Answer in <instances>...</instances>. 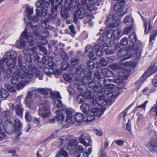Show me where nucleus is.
<instances>
[{"instance_id": "1", "label": "nucleus", "mask_w": 157, "mask_h": 157, "mask_svg": "<svg viewBox=\"0 0 157 157\" xmlns=\"http://www.w3.org/2000/svg\"><path fill=\"white\" fill-rule=\"evenodd\" d=\"M17 56V52L13 51L7 52L5 54L2 59L0 60V74L1 71L8 74L13 72L11 81L13 85L20 81L28 83L29 79L33 77V74H36L37 69L32 64L29 65L27 68L23 56L20 55L18 57V62L21 71H17V67L15 65Z\"/></svg>"}, {"instance_id": "2", "label": "nucleus", "mask_w": 157, "mask_h": 157, "mask_svg": "<svg viewBox=\"0 0 157 157\" xmlns=\"http://www.w3.org/2000/svg\"><path fill=\"white\" fill-rule=\"evenodd\" d=\"M19 40H17L16 46L19 49L24 48L26 46L28 48H36L35 46L38 44L35 42V38L33 36V33H29L27 29L21 33Z\"/></svg>"}, {"instance_id": "3", "label": "nucleus", "mask_w": 157, "mask_h": 157, "mask_svg": "<svg viewBox=\"0 0 157 157\" xmlns=\"http://www.w3.org/2000/svg\"><path fill=\"white\" fill-rule=\"evenodd\" d=\"M124 4V1L122 0L116 2L114 6V9L117 11L112 17L109 15L106 21L108 23L111 24L109 27L113 28L117 27L120 24V20L124 15L125 13L123 11V7Z\"/></svg>"}, {"instance_id": "4", "label": "nucleus", "mask_w": 157, "mask_h": 157, "mask_svg": "<svg viewBox=\"0 0 157 157\" xmlns=\"http://www.w3.org/2000/svg\"><path fill=\"white\" fill-rule=\"evenodd\" d=\"M36 5L37 8H40L41 13L39 9H36V15L38 20L41 21L43 17L46 15L50 4L48 0H39L36 2Z\"/></svg>"}, {"instance_id": "5", "label": "nucleus", "mask_w": 157, "mask_h": 157, "mask_svg": "<svg viewBox=\"0 0 157 157\" xmlns=\"http://www.w3.org/2000/svg\"><path fill=\"white\" fill-rule=\"evenodd\" d=\"M105 107H102L101 105L95 106L92 108L89 113L86 114L87 116L86 121L87 122H90L94 120L95 116L100 117L105 111Z\"/></svg>"}, {"instance_id": "6", "label": "nucleus", "mask_w": 157, "mask_h": 157, "mask_svg": "<svg viewBox=\"0 0 157 157\" xmlns=\"http://www.w3.org/2000/svg\"><path fill=\"white\" fill-rule=\"evenodd\" d=\"M36 48L29 49L25 48L23 50V52L24 54L25 61L27 62L33 63L35 61L34 55V51L37 48V46H35Z\"/></svg>"}, {"instance_id": "7", "label": "nucleus", "mask_w": 157, "mask_h": 157, "mask_svg": "<svg viewBox=\"0 0 157 157\" xmlns=\"http://www.w3.org/2000/svg\"><path fill=\"white\" fill-rule=\"evenodd\" d=\"M50 94L52 99H55V102L56 105V107L58 108L61 107L63 110H64L66 109L65 106L62 104L61 99L62 97H61L60 93L56 91H50Z\"/></svg>"}, {"instance_id": "8", "label": "nucleus", "mask_w": 157, "mask_h": 157, "mask_svg": "<svg viewBox=\"0 0 157 157\" xmlns=\"http://www.w3.org/2000/svg\"><path fill=\"white\" fill-rule=\"evenodd\" d=\"M38 113L43 118H48L49 117L50 112L48 103H45L43 105H40Z\"/></svg>"}, {"instance_id": "9", "label": "nucleus", "mask_w": 157, "mask_h": 157, "mask_svg": "<svg viewBox=\"0 0 157 157\" xmlns=\"http://www.w3.org/2000/svg\"><path fill=\"white\" fill-rule=\"evenodd\" d=\"M88 86L89 88H92L98 93L95 94L96 95V98L101 100H104L105 98L104 94L100 92L101 89L99 87V86L96 85L95 83L93 81L89 82L88 83Z\"/></svg>"}, {"instance_id": "10", "label": "nucleus", "mask_w": 157, "mask_h": 157, "mask_svg": "<svg viewBox=\"0 0 157 157\" xmlns=\"http://www.w3.org/2000/svg\"><path fill=\"white\" fill-rule=\"evenodd\" d=\"M121 30L117 29L114 31L110 30L107 33L108 38H111L114 40H118L121 37Z\"/></svg>"}, {"instance_id": "11", "label": "nucleus", "mask_w": 157, "mask_h": 157, "mask_svg": "<svg viewBox=\"0 0 157 157\" xmlns=\"http://www.w3.org/2000/svg\"><path fill=\"white\" fill-rule=\"evenodd\" d=\"M78 139L80 143L87 147L90 146L92 142L90 136L86 133L82 134L78 137Z\"/></svg>"}, {"instance_id": "12", "label": "nucleus", "mask_w": 157, "mask_h": 157, "mask_svg": "<svg viewBox=\"0 0 157 157\" xmlns=\"http://www.w3.org/2000/svg\"><path fill=\"white\" fill-rule=\"evenodd\" d=\"M3 128L6 132L9 133H12L15 131L14 124L10 120H7L5 121Z\"/></svg>"}, {"instance_id": "13", "label": "nucleus", "mask_w": 157, "mask_h": 157, "mask_svg": "<svg viewBox=\"0 0 157 157\" xmlns=\"http://www.w3.org/2000/svg\"><path fill=\"white\" fill-rule=\"evenodd\" d=\"M94 76H95V78H97L98 80L97 81L100 86L99 87L101 89L100 92L101 93L102 92H104L105 90H104V88L107 83V80L103 77L101 78L100 75L98 73H95Z\"/></svg>"}, {"instance_id": "14", "label": "nucleus", "mask_w": 157, "mask_h": 157, "mask_svg": "<svg viewBox=\"0 0 157 157\" xmlns=\"http://www.w3.org/2000/svg\"><path fill=\"white\" fill-rule=\"evenodd\" d=\"M85 11L83 8L77 7L76 11L74 15V21L75 23H76L78 18H82L85 16Z\"/></svg>"}, {"instance_id": "15", "label": "nucleus", "mask_w": 157, "mask_h": 157, "mask_svg": "<svg viewBox=\"0 0 157 157\" xmlns=\"http://www.w3.org/2000/svg\"><path fill=\"white\" fill-rule=\"evenodd\" d=\"M37 20L38 19L36 15V16H34L32 17L29 23L28 22V25L29 24L31 28L35 31L34 32H31V33H34L35 32H37V31L39 29L40 26Z\"/></svg>"}, {"instance_id": "16", "label": "nucleus", "mask_w": 157, "mask_h": 157, "mask_svg": "<svg viewBox=\"0 0 157 157\" xmlns=\"http://www.w3.org/2000/svg\"><path fill=\"white\" fill-rule=\"evenodd\" d=\"M65 112L67 115L65 122L67 123V125L74 124V122L72 120V115L74 113V110L71 108L68 109H66Z\"/></svg>"}, {"instance_id": "17", "label": "nucleus", "mask_w": 157, "mask_h": 157, "mask_svg": "<svg viewBox=\"0 0 157 157\" xmlns=\"http://www.w3.org/2000/svg\"><path fill=\"white\" fill-rule=\"evenodd\" d=\"M147 147L151 152H155L157 150V134L152 138L150 144L147 145Z\"/></svg>"}, {"instance_id": "18", "label": "nucleus", "mask_w": 157, "mask_h": 157, "mask_svg": "<svg viewBox=\"0 0 157 157\" xmlns=\"http://www.w3.org/2000/svg\"><path fill=\"white\" fill-rule=\"evenodd\" d=\"M95 72L89 71L87 75H86L82 78L81 83L86 84L89 82V80L93 81L95 79Z\"/></svg>"}, {"instance_id": "19", "label": "nucleus", "mask_w": 157, "mask_h": 157, "mask_svg": "<svg viewBox=\"0 0 157 157\" xmlns=\"http://www.w3.org/2000/svg\"><path fill=\"white\" fill-rule=\"evenodd\" d=\"M117 56L122 58L123 60L128 59L130 58L131 55L128 54V51L124 48H121L117 52Z\"/></svg>"}, {"instance_id": "20", "label": "nucleus", "mask_w": 157, "mask_h": 157, "mask_svg": "<svg viewBox=\"0 0 157 157\" xmlns=\"http://www.w3.org/2000/svg\"><path fill=\"white\" fill-rule=\"evenodd\" d=\"M85 95L86 96L87 98L90 99V101L93 106H98L100 105L99 103L98 102V100L99 101L103 100L98 99L96 96L95 97V98H92L91 97V93L89 90H87L85 92Z\"/></svg>"}, {"instance_id": "21", "label": "nucleus", "mask_w": 157, "mask_h": 157, "mask_svg": "<svg viewBox=\"0 0 157 157\" xmlns=\"http://www.w3.org/2000/svg\"><path fill=\"white\" fill-rule=\"evenodd\" d=\"M33 33V36L35 38V42L38 45L36 42L43 45L46 44L48 42L47 40L44 37L40 36V34H38V32H35ZM38 45H37V46Z\"/></svg>"}, {"instance_id": "22", "label": "nucleus", "mask_w": 157, "mask_h": 157, "mask_svg": "<svg viewBox=\"0 0 157 157\" xmlns=\"http://www.w3.org/2000/svg\"><path fill=\"white\" fill-rule=\"evenodd\" d=\"M18 104H17L15 107V109L16 115L20 117H22L23 112L24 109L22 108V105L21 103L20 98H18Z\"/></svg>"}, {"instance_id": "23", "label": "nucleus", "mask_w": 157, "mask_h": 157, "mask_svg": "<svg viewBox=\"0 0 157 157\" xmlns=\"http://www.w3.org/2000/svg\"><path fill=\"white\" fill-rule=\"evenodd\" d=\"M34 55L35 60H36L39 62H41L42 63H46L48 62V57L47 56H44L43 55L41 54L37 55L34 51Z\"/></svg>"}, {"instance_id": "24", "label": "nucleus", "mask_w": 157, "mask_h": 157, "mask_svg": "<svg viewBox=\"0 0 157 157\" xmlns=\"http://www.w3.org/2000/svg\"><path fill=\"white\" fill-rule=\"evenodd\" d=\"M110 67L111 68L114 70L118 69L120 71L121 70L122 74H120V75L123 77L125 76H127V74H128L129 73V71L125 69L121 70V67H119L118 65L116 63H113L110 65Z\"/></svg>"}, {"instance_id": "25", "label": "nucleus", "mask_w": 157, "mask_h": 157, "mask_svg": "<svg viewBox=\"0 0 157 157\" xmlns=\"http://www.w3.org/2000/svg\"><path fill=\"white\" fill-rule=\"evenodd\" d=\"M155 65V64L154 63L151 64L147 70L144 74L142 77L144 78L145 79H146L155 73V72L154 69Z\"/></svg>"}, {"instance_id": "26", "label": "nucleus", "mask_w": 157, "mask_h": 157, "mask_svg": "<svg viewBox=\"0 0 157 157\" xmlns=\"http://www.w3.org/2000/svg\"><path fill=\"white\" fill-rule=\"evenodd\" d=\"M15 123V131L18 132L19 134H21L20 131L22 127V124L21 121L18 119H16L14 120Z\"/></svg>"}, {"instance_id": "27", "label": "nucleus", "mask_w": 157, "mask_h": 157, "mask_svg": "<svg viewBox=\"0 0 157 157\" xmlns=\"http://www.w3.org/2000/svg\"><path fill=\"white\" fill-rule=\"evenodd\" d=\"M67 3H66V4H64L63 5L64 6L63 7V6H62L61 9V14L62 17L63 18H66L68 17V10H71V6L69 5V7H66V6Z\"/></svg>"}, {"instance_id": "28", "label": "nucleus", "mask_w": 157, "mask_h": 157, "mask_svg": "<svg viewBox=\"0 0 157 157\" xmlns=\"http://www.w3.org/2000/svg\"><path fill=\"white\" fill-rule=\"evenodd\" d=\"M88 1L90 6L93 8L91 10H90V11L97 10L98 7H95V6H98L100 4V2L98 0H88Z\"/></svg>"}, {"instance_id": "29", "label": "nucleus", "mask_w": 157, "mask_h": 157, "mask_svg": "<svg viewBox=\"0 0 157 157\" xmlns=\"http://www.w3.org/2000/svg\"><path fill=\"white\" fill-rule=\"evenodd\" d=\"M120 94V92L119 91L114 93L112 94L111 95L110 98L109 100H105L104 101L105 102L106 104H104V105L106 104L108 105H110L114 101L113 100L117 96Z\"/></svg>"}, {"instance_id": "30", "label": "nucleus", "mask_w": 157, "mask_h": 157, "mask_svg": "<svg viewBox=\"0 0 157 157\" xmlns=\"http://www.w3.org/2000/svg\"><path fill=\"white\" fill-rule=\"evenodd\" d=\"M102 47L98 44L94 46L93 50L96 53L97 56L100 57L103 55V52Z\"/></svg>"}, {"instance_id": "31", "label": "nucleus", "mask_w": 157, "mask_h": 157, "mask_svg": "<svg viewBox=\"0 0 157 157\" xmlns=\"http://www.w3.org/2000/svg\"><path fill=\"white\" fill-rule=\"evenodd\" d=\"M100 32L98 33L97 35L99 34H101L102 36H100V37L98 40L99 43L100 45L101 44V43L100 42V41L101 42H104L108 38L107 37V33L105 32V31L102 29H101L100 30Z\"/></svg>"}, {"instance_id": "32", "label": "nucleus", "mask_w": 157, "mask_h": 157, "mask_svg": "<svg viewBox=\"0 0 157 157\" xmlns=\"http://www.w3.org/2000/svg\"><path fill=\"white\" fill-rule=\"evenodd\" d=\"M56 118L58 120V123H63V121L64 118V116L61 110H59L56 111Z\"/></svg>"}, {"instance_id": "33", "label": "nucleus", "mask_w": 157, "mask_h": 157, "mask_svg": "<svg viewBox=\"0 0 157 157\" xmlns=\"http://www.w3.org/2000/svg\"><path fill=\"white\" fill-rule=\"evenodd\" d=\"M78 144V141L76 139L73 140L68 143L67 146V148L69 150L71 151L73 149L75 148V145Z\"/></svg>"}, {"instance_id": "34", "label": "nucleus", "mask_w": 157, "mask_h": 157, "mask_svg": "<svg viewBox=\"0 0 157 157\" xmlns=\"http://www.w3.org/2000/svg\"><path fill=\"white\" fill-rule=\"evenodd\" d=\"M114 82L118 84L117 87L118 89H120L123 88L125 85V83L124 82L122 79L119 78L114 80Z\"/></svg>"}, {"instance_id": "35", "label": "nucleus", "mask_w": 157, "mask_h": 157, "mask_svg": "<svg viewBox=\"0 0 157 157\" xmlns=\"http://www.w3.org/2000/svg\"><path fill=\"white\" fill-rule=\"evenodd\" d=\"M74 118L76 121L78 123H81L83 121L84 117L82 113H77L74 116Z\"/></svg>"}, {"instance_id": "36", "label": "nucleus", "mask_w": 157, "mask_h": 157, "mask_svg": "<svg viewBox=\"0 0 157 157\" xmlns=\"http://www.w3.org/2000/svg\"><path fill=\"white\" fill-rule=\"evenodd\" d=\"M25 104L26 106L30 109L34 110L36 108V103L34 100L26 101Z\"/></svg>"}, {"instance_id": "37", "label": "nucleus", "mask_w": 157, "mask_h": 157, "mask_svg": "<svg viewBox=\"0 0 157 157\" xmlns=\"http://www.w3.org/2000/svg\"><path fill=\"white\" fill-rule=\"evenodd\" d=\"M124 22L127 25L132 26L133 23V20L131 16H128L124 17Z\"/></svg>"}, {"instance_id": "38", "label": "nucleus", "mask_w": 157, "mask_h": 157, "mask_svg": "<svg viewBox=\"0 0 157 157\" xmlns=\"http://www.w3.org/2000/svg\"><path fill=\"white\" fill-rule=\"evenodd\" d=\"M75 149L74 151L75 154H81L84 151V148L83 146L78 144L75 145Z\"/></svg>"}, {"instance_id": "39", "label": "nucleus", "mask_w": 157, "mask_h": 157, "mask_svg": "<svg viewBox=\"0 0 157 157\" xmlns=\"http://www.w3.org/2000/svg\"><path fill=\"white\" fill-rule=\"evenodd\" d=\"M58 3L56 5L53 6L51 9V13L52 14H54L55 15L57 16V8L58 6H59L60 7H62V6H63V2L62 3H61L60 4H59V1L57 2ZM56 3H57L56 2Z\"/></svg>"}, {"instance_id": "40", "label": "nucleus", "mask_w": 157, "mask_h": 157, "mask_svg": "<svg viewBox=\"0 0 157 157\" xmlns=\"http://www.w3.org/2000/svg\"><path fill=\"white\" fill-rule=\"evenodd\" d=\"M102 73L104 76L112 77L113 75V72L107 68L103 69L102 70Z\"/></svg>"}, {"instance_id": "41", "label": "nucleus", "mask_w": 157, "mask_h": 157, "mask_svg": "<svg viewBox=\"0 0 157 157\" xmlns=\"http://www.w3.org/2000/svg\"><path fill=\"white\" fill-rule=\"evenodd\" d=\"M75 83L76 85H78L77 86V88L79 92L81 93H83L84 92L83 87H84L85 86L81 84L80 79H77L75 81Z\"/></svg>"}, {"instance_id": "42", "label": "nucleus", "mask_w": 157, "mask_h": 157, "mask_svg": "<svg viewBox=\"0 0 157 157\" xmlns=\"http://www.w3.org/2000/svg\"><path fill=\"white\" fill-rule=\"evenodd\" d=\"M80 108L83 113L87 114L89 110L90 107L88 104L83 103L80 106Z\"/></svg>"}, {"instance_id": "43", "label": "nucleus", "mask_w": 157, "mask_h": 157, "mask_svg": "<svg viewBox=\"0 0 157 157\" xmlns=\"http://www.w3.org/2000/svg\"><path fill=\"white\" fill-rule=\"evenodd\" d=\"M85 66L83 65H78L77 68L76 73L79 75L82 74V73L85 71Z\"/></svg>"}, {"instance_id": "44", "label": "nucleus", "mask_w": 157, "mask_h": 157, "mask_svg": "<svg viewBox=\"0 0 157 157\" xmlns=\"http://www.w3.org/2000/svg\"><path fill=\"white\" fill-rule=\"evenodd\" d=\"M120 64L124 65V66L129 67L133 68L135 67L136 66V64L135 62H132L131 61H128L124 63H122V61H121L120 62Z\"/></svg>"}, {"instance_id": "45", "label": "nucleus", "mask_w": 157, "mask_h": 157, "mask_svg": "<svg viewBox=\"0 0 157 157\" xmlns=\"http://www.w3.org/2000/svg\"><path fill=\"white\" fill-rule=\"evenodd\" d=\"M144 27H145L144 32L146 34H147V33H149L150 32L149 31L150 30H151L152 29V25H149L148 29L147 30V24L146 20L145 19H144Z\"/></svg>"}, {"instance_id": "46", "label": "nucleus", "mask_w": 157, "mask_h": 157, "mask_svg": "<svg viewBox=\"0 0 157 157\" xmlns=\"http://www.w3.org/2000/svg\"><path fill=\"white\" fill-rule=\"evenodd\" d=\"M12 113L9 111H3L1 112L0 114V117L6 118H9L12 116Z\"/></svg>"}, {"instance_id": "47", "label": "nucleus", "mask_w": 157, "mask_h": 157, "mask_svg": "<svg viewBox=\"0 0 157 157\" xmlns=\"http://www.w3.org/2000/svg\"><path fill=\"white\" fill-rule=\"evenodd\" d=\"M57 155L61 157H68V156L67 152L63 149H61L59 151Z\"/></svg>"}, {"instance_id": "48", "label": "nucleus", "mask_w": 157, "mask_h": 157, "mask_svg": "<svg viewBox=\"0 0 157 157\" xmlns=\"http://www.w3.org/2000/svg\"><path fill=\"white\" fill-rule=\"evenodd\" d=\"M9 95L8 92L5 89H2L0 90V95L3 98H6Z\"/></svg>"}, {"instance_id": "49", "label": "nucleus", "mask_w": 157, "mask_h": 157, "mask_svg": "<svg viewBox=\"0 0 157 157\" xmlns=\"http://www.w3.org/2000/svg\"><path fill=\"white\" fill-rule=\"evenodd\" d=\"M129 39L130 41L132 43H134L136 41L137 38L134 32L131 33H130Z\"/></svg>"}, {"instance_id": "50", "label": "nucleus", "mask_w": 157, "mask_h": 157, "mask_svg": "<svg viewBox=\"0 0 157 157\" xmlns=\"http://www.w3.org/2000/svg\"><path fill=\"white\" fill-rule=\"evenodd\" d=\"M81 4L82 6H86L87 9L89 11L91 10V9H93L90 6L88 0H82Z\"/></svg>"}, {"instance_id": "51", "label": "nucleus", "mask_w": 157, "mask_h": 157, "mask_svg": "<svg viewBox=\"0 0 157 157\" xmlns=\"http://www.w3.org/2000/svg\"><path fill=\"white\" fill-rule=\"evenodd\" d=\"M71 62L72 65L75 66L79 63V60L77 57H73L71 59Z\"/></svg>"}, {"instance_id": "52", "label": "nucleus", "mask_w": 157, "mask_h": 157, "mask_svg": "<svg viewBox=\"0 0 157 157\" xmlns=\"http://www.w3.org/2000/svg\"><path fill=\"white\" fill-rule=\"evenodd\" d=\"M33 92H34L35 91L39 92L41 94H47V90L46 89L43 88H38L36 89L33 90Z\"/></svg>"}, {"instance_id": "53", "label": "nucleus", "mask_w": 157, "mask_h": 157, "mask_svg": "<svg viewBox=\"0 0 157 157\" xmlns=\"http://www.w3.org/2000/svg\"><path fill=\"white\" fill-rule=\"evenodd\" d=\"M26 11L29 13L28 16V18L29 20H30L31 17L30 15L32 14L33 13V8L31 7H27L26 8Z\"/></svg>"}, {"instance_id": "54", "label": "nucleus", "mask_w": 157, "mask_h": 157, "mask_svg": "<svg viewBox=\"0 0 157 157\" xmlns=\"http://www.w3.org/2000/svg\"><path fill=\"white\" fill-rule=\"evenodd\" d=\"M85 100V98L84 96L79 95L77 98V101L78 103L81 104Z\"/></svg>"}, {"instance_id": "55", "label": "nucleus", "mask_w": 157, "mask_h": 157, "mask_svg": "<svg viewBox=\"0 0 157 157\" xmlns=\"http://www.w3.org/2000/svg\"><path fill=\"white\" fill-rule=\"evenodd\" d=\"M142 49L138 50L137 51H134V56L135 57V59H139L141 56Z\"/></svg>"}, {"instance_id": "56", "label": "nucleus", "mask_w": 157, "mask_h": 157, "mask_svg": "<svg viewBox=\"0 0 157 157\" xmlns=\"http://www.w3.org/2000/svg\"><path fill=\"white\" fill-rule=\"evenodd\" d=\"M5 130L0 127V140H3L6 136V134L5 133Z\"/></svg>"}, {"instance_id": "57", "label": "nucleus", "mask_w": 157, "mask_h": 157, "mask_svg": "<svg viewBox=\"0 0 157 157\" xmlns=\"http://www.w3.org/2000/svg\"><path fill=\"white\" fill-rule=\"evenodd\" d=\"M63 77L65 80L69 82H71L72 81L71 76L69 74H63Z\"/></svg>"}, {"instance_id": "58", "label": "nucleus", "mask_w": 157, "mask_h": 157, "mask_svg": "<svg viewBox=\"0 0 157 157\" xmlns=\"http://www.w3.org/2000/svg\"><path fill=\"white\" fill-rule=\"evenodd\" d=\"M56 17V16L52 13L48 15L46 17V21H49L52 19H54Z\"/></svg>"}, {"instance_id": "59", "label": "nucleus", "mask_w": 157, "mask_h": 157, "mask_svg": "<svg viewBox=\"0 0 157 157\" xmlns=\"http://www.w3.org/2000/svg\"><path fill=\"white\" fill-rule=\"evenodd\" d=\"M69 66V63L67 62H63L62 63L61 67L64 71H66Z\"/></svg>"}, {"instance_id": "60", "label": "nucleus", "mask_w": 157, "mask_h": 157, "mask_svg": "<svg viewBox=\"0 0 157 157\" xmlns=\"http://www.w3.org/2000/svg\"><path fill=\"white\" fill-rule=\"evenodd\" d=\"M25 117L26 121L28 122H30L32 120V117L28 111L26 112Z\"/></svg>"}, {"instance_id": "61", "label": "nucleus", "mask_w": 157, "mask_h": 157, "mask_svg": "<svg viewBox=\"0 0 157 157\" xmlns=\"http://www.w3.org/2000/svg\"><path fill=\"white\" fill-rule=\"evenodd\" d=\"M99 157H109L108 155L104 151V149L102 148L100 151L98 153Z\"/></svg>"}, {"instance_id": "62", "label": "nucleus", "mask_w": 157, "mask_h": 157, "mask_svg": "<svg viewBox=\"0 0 157 157\" xmlns=\"http://www.w3.org/2000/svg\"><path fill=\"white\" fill-rule=\"evenodd\" d=\"M61 57L63 60L67 61L68 59V55L65 52H63L60 53Z\"/></svg>"}, {"instance_id": "63", "label": "nucleus", "mask_w": 157, "mask_h": 157, "mask_svg": "<svg viewBox=\"0 0 157 157\" xmlns=\"http://www.w3.org/2000/svg\"><path fill=\"white\" fill-rule=\"evenodd\" d=\"M40 34L41 35L40 36L43 37H48L49 36V32L46 30H44L42 33H40Z\"/></svg>"}, {"instance_id": "64", "label": "nucleus", "mask_w": 157, "mask_h": 157, "mask_svg": "<svg viewBox=\"0 0 157 157\" xmlns=\"http://www.w3.org/2000/svg\"><path fill=\"white\" fill-rule=\"evenodd\" d=\"M33 96V94L32 92L29 91L26 95V97L25 98V100L26 101L30 100L31 98Z\"/></svg>"}]
</instances>
